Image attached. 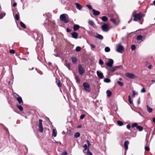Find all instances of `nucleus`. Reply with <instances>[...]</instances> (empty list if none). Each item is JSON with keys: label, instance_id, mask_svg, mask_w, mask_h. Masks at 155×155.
<instances>
[{"label": "nucleus", "instance_id": "nucleus-1", "mask_svg": "<svg viewBox=\"0 0 155 155\" xmlns=\"http://www.w3.org/2000/svg\"><path fill=\"white\" fill-rule=\"evenodd\" d=\"M134 18L133 20L134 21H140L143 17V14L142 12H140L138 13L134 14L132 15Z\"/></svg>", "mask_w": 155, "mask_h": 155}, {"label": "nucleus", "instance_id": "nucleus-2", "mask_svg": "<svg viewBox=\"0 0 155 155\" xmlns=\"http://www.w3.org/2000/svg\"><path fill=\"white\" fill-rule=\"evenodd\" d=\"M60 20L65 23H68L69 22V18L68 15L66 14L61 15L60 16Z\"/></svg>", "mask_w": 155, "mask_h": 155}, {"label": "nucleus", "instance_id": "nucleus-3", "mask_svg": "<svg viewBox=\"0 0 155 155\" xmlns=\"http://www.w3.org/2000/svg\"><path fill=\"white\" fill-rule=\"evenodd\" d=\"M116 50L118 52L122 53L124 51V48L120 44H117L116 46Z\"/></svg>", "mask_w": 155, "mask_h": 155}, {"label": "nucleus", "instance_id": "nucleus-4", "mask_svg": "<svg viewBox=\"0 0 155 155\" xmlns=\"http://www.w3.org/2000/svg\"><path fill=\"white\" fill-rule=\"evenodd\" d=\"M83 86L84 87V90L86 91L89 93L90 92L91 88L89 83L86 82H84L83 84Z\"/></svg>", "mask_w": 155, "mask_h": 155}, {"label": "nucleus", "instance_id": "nucleus-5", "mask_svg": "<svg viewBox=\"0 0 155 155\" xmlns=\"http://www.w3.org/2000/svg\"><path fill=\"white\" fill-rule=\"evenodd\" d=\"M101 28L104 32H107L110 29V28L108 25L106 24H104L101 26Z\"/></svg>", "mask_w": 155, "mask_h": 155}, {"label": "nucleus", "instance_id": "nucleus-6", "mask_svg": "<svg viewBox=\"0 0 155 155\" xmlns=\"http://www.w3.org/2000/svg\"><path fill=\"white\" fill-rule=\"evenodd\" d=\"M78 68L79 74L80 75H82L85 72L84 68L81 64H80L78 65Z\"/></svg>", "mask_w": 155, "mask_h": 155}, {"label": "nucleus", "instance_id": "nucleus-7", "mask_svg": "<svg viewBox=\"0 0 155 155\" xmlns=\"http://www.w3.org/2000/svg\"><path fill=\"white\" fill-rule=\"evenodd\" d=\"M39 122V130L40 132L42 133L43 132V127L42 124V120L41 119H40Z\"/></svg>", "mask_w": 155, "mask_h": 155}, {"label": "nucleus", "instance_id": "nucleus-8", "mask_svg": "<svg viewBox=\"0 0 155 155\" xmlns=\"http://www.w3.org/2000/svg\"><path fill=\"white\" fill-rule=\"evenodd\" d=\"M114 63V61L113 59H110L109 61L106 63V65L109 67H111Z\"/></svg>", "mask_w": 155, "mask_h": 155}, {"label": "nucleus", "instance_id": "nucleus-9", "mask_svg": "<svg viewBox=\"0 0 155 155\" xmlns=\"http://www.w3.org/2000/svg\"><path fill=\"white\" fill-rule=\"evenodd\" d=\"M126 75L127 77L131 79H134L135 78V75L133 73H127Z\"/></svg>", "mask_w": 155, "mask_h": 155}, {"label": "nucleus", "instance_id": "nucleus-10", "mask_svg": "<svg viewBox=\"0 0 155 155\" xmlns=\"http://www.w3.org/2000/svg\"><path fill=\"white\" fill-rule=\"evenodd\" d=\"M120 66H116L115 67H112L111 68H109L108 69V70L111 72H114V71L117 70V68H120Z\"/></svg>", "mask_w": 155, "mask_h": 155}, {"label": "nucleus", "instance_id": "nucleus-11", "mask_svg": "<svg viewBox=\"0 0 155 155\" xmlns=\"http://www.w3.org/2000/svg\"><path fill=\"white\" fill-rule=\"evenodd\" d=\"M88 23L89 25L92 26L94 28H97V26L95 25L94 22L93 21L91 20H89L88 21Z\"/></svg>", "mask_w": 155, "mask_h": 155}, {"label": "nucleus", "instance_id": "nucleus-12", "mask_svg": "<svg viewBox=\"0 0 155 155\" xmlns=\"http://www.w3.org/2000/svg\"><path fill=\"white\" fill-rule=\"evenodd\" d=\"M97 74L99 78L101 79H103L104 78V75L102 73L97 71Z\"/></svg>", "mask_w": 155, "mask_h": 155}, {"label": "nucleus", "instance_id": "nucleus-13", "mask_svg": "<svg viewBox=\"0 0 155 155\" xmlns=\"http://www.w3.org/2000/svg\"><path fill=\"white\" fill-rule=\"evenodd\" d=\"M17 100L19 104L21 105H22L23 104V101L22 100L21 97L20 96L18 97L17 99Z\"/></svg>", "mask_w": 155, "mask_h": 155}, {"label": "nucleus", "instance_id": "nucleus-14", "mask_svg": "<svg viewBox=\"0 0 155 155\" xmlns=\"http://www.w3.org/2000/svg\"><path fill=\"white\" fill-rule=\"evenodd\" d=\"M75 5L76 6V8H77V9H78V10H81L83 8V7L82 5H81L78 3H76L75 4Z\"/></svg>", "mask_w": 155, "mask_h": 155}, {"label": "nucleus", "instance_id": "nucleus-15", "mask_svg": "<svg viewBox=\"0 0 155 155\" xmlns=\"http://www.w3.org/2000/svg\"><path fill=\"white\" fill-rule=\"evenodd\" d=\"M92 12L94 15L95 16L98 15H99L100 13L99 11H97L94 9H92Z\"/></svg>", "mask_w": 155, "mask_h": 155}, {"label": "nucleus", "instance_id": "nucleus-16", "mask_svg": "<svg viewBox=\"0 0 155 155\" xmlns=\"http://www.w3.org/2000/svg\"><path fill=\"white\" fill-rule=\"evenodd\" d=\"M129 142L127 140H126L125 141L124 143V147L126 149V151L128 149V146L129 144Z\"/></svg>", "mask_w": 155, "mask_h": 155}, {"label": "nucleus", "instance_id": "nucleus-17", "mask_svg": "<svg viewBox=\"0 0 155 155\" xmlns=\"http://www.w3.org/2000/svg\"><path fill=\"white\" fill-rule=\"evenodd\" d=\"M72 36L73 38L76 39L77 38L78 36V34L77 33L75 32H73L72 34Z\"/></svg>", "mask_w": 155, "mask_h": 155}, {"label": "nucleus", "instance_id": "nucleus-18", "mask_svg": "<svg viewBox=\"0 0 155 155\" xmlns=\"http://www.w3.org/2000/svg\"><path fill=\"white\" fill-rule=\"evenodd\" d=\"M96 38L100 40H102L103 39V37L102 35L99 34H98L95 36Z\"/></svg>", "mask_w": 155, "mask_h": 155}, {"label": "nucleus", "instance_id": "nucleus-19", "mask_svg": "<svg viewBox=\"0 0 155 155\" xmlns=\"http://www.w3.org/2000/svg\"><path fill=\"white\" fill-rule=\"evenodd\" d=\"M100 19H101L103 21H106L108 20V18L105 16H103L102 17H100Z\"/></svg>", "mask_w": 155, "mask_h": 155}, {"label": "nucleus", "instance_id": "nucleus-20", "mask_svg": "<svg viewBox=\"0 0 155 155\" xmlns=\"http://www.w3.org/2000/svg\"><path fill=\"white\" fill-rule=\"evenodd\" d=\"M80 26L78 25H75L73 26L74 30L76 31L79 28Z\"/></svg>", "mask_w": 155, "mask_h": 155}, {"label": "nucleus", "instance_id": "nucleus-21", "mask_svg": "<svg viewBox=\"0 0 155 155\" xmlns=\"http://www.w3.org/2000/svg\"><path fill=\"white\" fill-rule=\"evenodd\" d=\"M56 82L58 85V86L59 87H61V84L60 81H59V80H57L56 79Z\"/></svg>", "mask_w": 155, "mask_h": 155}, {"label": "nucleus", "instance_id": "nucleus-22", "mask_svg": "<svg viewBox=\"0 0 155 155\" xmlns=\"http://www.w3.org/2000/svg\"><path fill=\"white\" fill-rule=\"evenodd\" d=\"M52 135L54 137H56L57 135V132L56 131V130L54 129H53Z\"/></svg>", "mask_w": 155, "mask_h": 155}, {"label": "nucleus", "instance_id": "nucleus-23", "mask_svg": "<svg viewBox=\"0 0 155 155\" xmlns=\"http://www.w3.org/2000/svg\"><path fill=\"white\" fill-rule=\"evenodd\" d=\"M142 36L141 35H138L137 36L136 39L138 41H139L142 39Z\"/></svg>", "mask_w": 155, "mask_h": 155}, {"label": "nucleus", "instance_id": "nucleus-24", "mask_svg": "<svg viewBox=\"0 0 155 155\" xmlns=\"http://www.w3.org/2000/svg\"><path fill=\"white\" fill-rule=\"evenodd\" d=\"M106 93L108 97H110L112 94L111 92L109 90H107L106 91Z\"/></svg>", "mask_w": 155, "mask_h": 155}, {"label": "nucleus", "instance_id": "nucleus-25", "mask_svg": "<svg viewBox=\"0 0 155 155\" xmlns=\"http://www.w3.org/2000/svg\"><path fill=\"white\" fill-rule=\"evenodd\" d=\"M72 60V62L74 63L75 64L77 62V60L76 58L74 57H73L71 58Z\"/></svg>", "mask_w": 155, "mask_h": 155}, {"label": "nucleus", "instance_id": "nucleus-26", "mask_svg": "<svg viewBox=\"0 0 155 155\" xmlns=\"http://www.w3.org/2000/svg\"><path fill=\"white\" fill-rule=\"evenodd\" d=\"M147 110H148V112L150 113H151L152 111V108L150 107L148 105L147 106Z\"/></svg>", "mask_w": 155, "mask_h": 155}, {"label": "nucleus", "instance_id": "nucleus-27", "mask_svg": "<svg viewBox=\"0 0 155 155\" xmlns=\"http://www.w3.org/2000/svg\"><path fill=\"white\" fill-rule=\"evenodd\" d=\"M17 107H18V109L20 110L21 111H22L23 110V108L21 105H17Z\"/></svg>", "mask_w": 155, "mask_h": 155}, {"label": "nucleus", "instance_id": "nucleus-28", "mask_svg": "<svg viewBox=\"0 0 155 155\" xmlns=\"http://www.w3.org/2000/svg\"><path fill=\"white\" fill-rule=\"evenodd\" d=\"M137 128L138 129L139 131H141L143 129V127L141 126L137 125Z\"/></svg>", "mask_w": 155, "mask_h": 155}, {"label": "nucleus", "instance_id": "nucleus-29", "mask_svg": "<svg viewBox=\"0 0 155 155\" xmlns=\"http://www.w3.org/2000/svg\"><path fill=\"white\" fill-rule=\"evenodd\" d=\"M5 13H1L0 14V19H2L5 15Z\"/></svg>", "mask_w": 155, "mask_h": 155}, {"label": "nucleus", "instance_id": "nucleus-30", "mask_svg": "<svg viewBox=\"0 0 155 155\" xmlns=\"http://www.w3.org/2000/svg\"><path fill=\"white\" fill-rule=\"evenodd\" d=\"M20 24L21 26L23 28H26L25 25L22 21L20 22Z\"/></svg>", "mask_w": 155, "mask_h": 155}, {"label": "nucleus", "instance_id": "nucleus-31", "mask_svg": "<svg viewBox=\"0 0 155 155\" xmlns=\"http://www.w3.org/2000/svg\"><path fill=\"white\" fill-rule=\"evenodd\" d=\"M80 136V134L79 132H77L74 134V137L75 138H77Z\"/></svg>", "mask_w": 155, "mask_h": 155}, {"label": "nucleus", "instance_id": "nucleus-32", "mask_svg": "<svg viewBox=\"0 0 155 155\" xmlns=\"http://www.w3.org/2000/svg\"><path fill=\"white\" fill-rule=\"evenodd\" d=\"M104 82H105L106 83H109L110 81V79L108 78H105L104 79Z\"/></svg>", "mask_w": 155, "mask_h": 155}, {"label": "nucleus", "instance_id": "nucleus-33", "mask_svg": "<svg viewBox=\"0 0 155 155\" xmlns=\"http://www.w3.org/2000/svg\"><path fill=\"white\" fill-rule=\"evenodd\" d=\"M83 147L84 148V150H87L88 151L89 150V148L87 146L86 144H84Z\"/></svg>", "mask_w": 155, "mask_h": 155}, {"label": "nucleus", "instance_id": "nucleus-34", "mask_svg": "<svg viewBox=\"0 0 155 155\" xmlns=\"http://www.w3.org/2000/svg\"><path fill=\"white\" fill-rule=\"evenodd\" d=\"M117 124L119 126H121L123 125V123L122 121L119 120L117 121Z\"/></svg>", "mask_w": 155, "mask_h": 155}, {"label": "nucleus", "instance_id": "nucleus-35", "mask_svg": "<svg viewBox=\"0 0 155 155\" xmlns=\"http://www.w3.org/2000/svg\"><path fill=\"white\" fill-rule=\"evenodd\" d=\"M104 50L106 52H107L110 51V49L109 47H107L105 48Z\"/></svg>", "mask_w": 155, "mask_h": 155}, {"label": "nucleus", "instance_id": "nucleus-36", "mask_svg": "<svg viewBox=\"0 0 155 155\" xmlns=\"http://www.w3.org/2000/svg\"><path fill=\"white\" fill-rule=\"evenodd\" d=\"M15 19L18 21L19 19V15L18 14H16L15 15Z\"/></svg>", "mask_w": 155, "mask_h": 155}, {"label": "nucleus", "instance_id": "nucleus-37", "mask_svg": "<svg viewBox=\"0 0 155 155\" xmlns=\"http://www.w3.org/2000/svg\"><path fill=\"white\" fill-rule=\"evenodd\" d=\"M65 66L69 70L70 69V64L69 63H66L65 64Z\"/></svg>", "mask_w": 155, "mask_h": 155}, {"label": "nucleus", "instance_id": "nucleus-38", "mask_svg": "<svg viewBox=\"0 0 155 155\" xmlns=\"http://www.w3.org/2000/svg\"><path fill=\"white\" fill-rule=\"evenodd\" d=\"M76 51L77 52L81 50V48L80 46H77L75 49Z\"/></svg>", "mask_w": 155, "mask_h": 155}, {"label": "nucleus", "instance_id": "nucleus-39", "mask_svg": "<svg viewBox=\"0 0 155 155\" xmlns=\"http://www.w3.org/2000/svg\"><path fill=\"white\" fill-rule=\"evenodd\" d=\"M75 78L77 82L78 83L80 82V80L78 76H76L75 77Z\"/></svg>", "mask_w": 155, "mask_h": 155}, {"label": "nucleus", "instance_id": "nucleus-40", "mask_svg": "<svg viewBox=\"0 0 155 155\" xmlns=\"http://www.w3.org/2000/svg\"><path fill=\"white\" fill-rule=\"evenodd\" d=\"M117 83L120 86H122L124 85V84L123 83H122L121 82H120V81H117Z\"/></svg>", "mask_w": 155, "mask_h": 155}, {"label": "nucleus", "instance_id": "nucleus-41", "mask_svg": "<svg viewBox=\"0 0 155 155\" xmlns=\"http://www.w3.org/2000/svg\"><path fill=\"white\" fill-rule=\"evenodd\" d=\"M86 6L90 10H92L93 9H92V6L90 5H87Z\"/></svg>", "mask_w": 155, "mask_h": 155}, {"label": "nucleus", "instance_id": "nucleus-42", "mask_svg": "<svg viewBox=\"0 0 155 155\" xmlns=\"http://www.w3.org/2000/svg\"><path fill=\"white\" fill-rule=\"evenodd\" d=\"M136 48V46H135L134 45H132L131 46V49L132 51L134 50Z\"/></svg>", "mask_w": 155, "mask_h": 155}, {"label": "nucleus", "instance_id": "nucleus-43", "mask_svg": "<svg viewBox=\"0 0 155 155\" xmlns=\"http://www.w3.org/2000/svg\"><path fill=\"white\" fill-rule=\"evenodd\" d=\"M137 123H134L133 124L132 126V127L133 128L135 127H137Z\"/></svg>", "mask_w": 155, "mask_h": 155}, {"label": "nucleus", "instance_id": "nucleus-44", "mask_svg": "<svg viewBox=\"0 0 155 155\" xmlns=\"http://www.w3.org/2000/svg\"><path fill=\"white\" fill-rule=\"evenodd\" d=\"M103 61L101 59H100L99 60V64L101 65H102L104 64Z\"/></svg>", "mask_w": 155, "mask_h": 155}, {"label": "nucleus", "instance_id": "nucleus-45", "mask_svg": "<svg viewBox=\"0 0 155 155\" xmlns=\"http://www.w3.org/2000/svg\"><path fill=\"white\" fill-rule=\"evenodd\" d=\"M13 95H14V96L16 98V99H17V98L19 97H20L18 94H17L16 93H13Z\"/></svg>", "mask_w": 155, "mask_h": 155}, {"label": "nucleus", "instance_id": "nucleus-46", "mask_svg": "<svg viewBox=\"0 0 155 155\" xmlns=\"http://www.w3.org/2000/svg\"><path fill=\"white\" fill-rule=\"evenodd\" d=\"M110 21H111L114 24H115L116 23L115 20L113 18H110Z\"/></svg>", "mask_w": 155, "mask_h": 155}, {"label": "nucleus", "instance_id": "nucleus-47", "mask_svg": "<svg viewBox=\"0 0 155 155\" xmlns=\"http://www.w3.org/2000/svg\"><path fill=\"white\" fill-rule=\"evenodd\" d=\"M88 44L90 45L93 48H96V46L95 45L93 44H91L90 43H88Z\"/></svg>", "mask_w": 155, "mask_h": 155}, {"label": "nucleus", "instance_id": "nucleus-48", "mask_svg": "<svg viewBox=\"0 0 155 155\" xmlns=\"http://www.w3.org/2000/svg\"><path fill=\"white\" fill-rule=\"evenodd\" d=\"M128 97V101H129V103L130 104H132V102L131 101V97H130V96L129 95Z\"/></svg>", "mask_w": 155, "mask_h": 155}, {"label": "nucleus", "instance_id": "nucleus-49", "mask_svg": "<svg viewBox=\"0 0 155 155\" xmlns=\"http://www.w3.org/2000/svg\"><path fill=\"white\" fill-rule=\"evenodd\" d=\"M9 52L10 53L14 54L15 53V51L14 50L12 49Z\"/></svg>", "mask_w": 155, "mask_h": 155}, {"label": "nucleus", "instance_id": "nucleus-50", "mask_svg": "<svg viewBox=\"0 0 155 155\" xmlns=\"http://www.w3.org/2000/svg\"><path fill=\"white\" fill-rule=\"evenodd\" d=\"M136 94L135 93V91H133V94L132 95V97H134L135 95H136Z\"/></svg>", "mask_w": 155, "mask_h": 155}, {"label": "nucleus", "instance_id": "nucleus-51", "mask_svg": "<svg viewBox=\"0 0 155 155\" xmlns=\"http://www.w3.org/2000/svg\"><path fill=\"white\" fill-rule=\"evenodd\" d=\"M84 117H85L84 114H83L81 116L80 118L81 119H84Z\"/></svg>", "mask_w": 155, "mask_h": 155}, {"label": "nucleus", "instance_id": "nucleus-52", "mask_svg": "<svg viewBox=\"0 0 155 155\" xmlns=\"http://www.w3.org/2000/svg\"><path fill=\"white\" fill-rule=\"evenodd\" d=\"M145 149L146 150L149 151L150 150V148L148 147H145Z\"/></svg>", "mask_w": 155, "mask_h": 155}, {"label": "nucleus", "instance_id": "nucleus-53", "mask_svg": "<svg viewBox=\"0 0 155 155\" xmlns=\"http://www.w3.org/2000/svg\"><path fill=\"white\" fill-rule=\"evenodd\" d=\"M68 154L67 152L66 151H64L62 153V155H66Z\"/></svg>", "mask_w": 155, "mask_h": 155}, {"label": "nucleus", "instance_id": "nucleus-54", "mask_svg": "<svg viewBox=\"0 0 155 155\" xmlns=\"http://www.w3.org/2000/svg\"><path fill=\"white\" fill-rule=\"evenodd\" d=\"M71 29L69 28H67V31L69 32L71 31Z\"/></svg>", "mask_w": 155, "mask_h": 155}, {"label": "nucleus", "instance_id": "nucleus-55", "mask_svg": "<svg viewBox=\"0 0 155 155\" xmlns=\"http://www.w3.org/2000/svg\"><path fill=\"white\" fill-rule=\"evenodd\" d=\"M146 91L144 88H143L141 90V92L143 93L145 92Z\"/></svg>", "mask_w": 155, "mask_h": 155}, {"label": "nucleus", "instance_id": "nucleus-56", "mask_svg": "<svg viewBox=\"0 0 155 155\" xmlns=\"http://www.w3.org/2000/svg\"><path fill=\"white\" fill-rule=\"evenodd\" d=\"M86 142H87V143L88 146V147L90 146V144L89 141L88 140H86Z\"/></svg>", "mask_w": 155, "mask_h": 155}, {"label": "nucleus", "instance_id": "nucleus-57", "mask_svg": "<svg viewBox=\"0 0 155 155\" xmlns=\"http://www.w3.org/2000/svg\"><path fill=\"white\" fill-rule=\"evenodd\" d=\"M127 128L128 129H129L130 127V124H127Z\"/></svg>", "mask_w": 155, "mask_h": 155}, {"label": "nucleus", "instance_id": "nucleus-58", "mask_svg": "<svg viewBox=\"0 0 155 155\" xmlns=\"http://www.w3.org/2000/svg\"><path fill=\"white\" fill-rule=\"evenodd\" d=\"M137 104H140V98H139L138 99V101H137Z\"/></svg>", "mask_w": 155, "mask_h": 155}, {"label": "nucleus", "instance_id": "nucleus-59", "mask_svg": "<svg viewBox=\"0 0 155 155\" xmlns=\"http://www.w3.org/2000/svg\"><path fill=\"white\" fill-rule=\"evenodd\" d=\"M17 3L16 2H14L13 3V5L14 7H15L17 6Z\"/></svg>", "mask_w": 155, "mask_h": 155}, {"label": "nucleus", "instance_id": "nucleus-60", "mask_svg": "<svg viewBox=\"0 0 155 155\" xmlns=\"http://www.w3.org/2000/svg\"><path fill=\"white\" fill-rule=\"evenodd\" d=\"M82 127V126L81 125H79V126H78V127H77V128H81Z\"/></svg>", "mask_w": 155, "mask_h": 155}, {"label": "nucleus", "instance_id": "nucleus-61", "mask_svg": "<svg viewBox=\"0 0 155 155\" xmlns=\"http://www.w3.org/2000/svg\"><path fill=\"white\" fill-rule=\"evenodd\" d=\"M151 66L152 65H149L148 66V68L149 69H150L151 68Z\"/></svg>", "mask_w": 155, "mask_h": 155}, {"label": "nucleus", "instance_id": "nucleus-62", "mask_svg": "<svg viewBox=\"0 0 155 155\" xmlns=\"http://www.w3.org/2000/svg\"><path fill=\"white\" fill-rule=\"evenodd\" d=\"M153 121L154 123H155V117L153 118Z\"/></svg>", "mask_w": 155, "mask_h": 155}, {"label": "nucleus", "instance_id": "nucleus-63", "mask_svg": "<svg viewBox=\"0 0 155 155\" xmlns=\"http://www.w3.org/2000/svg\"><path fill=\"white\" fill-rule=\"evenodd\" d=\"M126 27L125 26H123L122 28V29H126Z\"/></svg>", "mask_w": 155, "mask_h": 155}, {"label": "nucleus", "instance_id": "nucleus-64", "mask_svg": "<svg viewBox=\"0 0 155 155\" xmlns=\"http://www.w3.org/2000/svg\"><path fill=\"white\" fill-rule=\"evenodd\" d=\"M89 155H92V154L91 152H89Z\"/></svg>", "mask_w": 155, "mask_h": 155}]
</instances>
